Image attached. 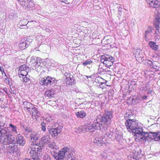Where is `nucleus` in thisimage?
<instances>
[{
	"instance_id": "obj_1",
	"label": "nucleus",
	"mask_w": 160,
	"mask_h": 160,
	"mask_svg": "<svg viewBox=\"0 0 160 160\" xmlns=\"http://www.w3.org/2000/svg\"><path fill=\"white\" fill-rule=\"evenodd\" d=\"M113 117L112 111L105 110L102 115H99L96 119L93 122V123L90 125L87 128L88 130L94 132L92 129L107 130V128L110 125L111 119Z\"/></svg>"
},
{
	"instance_id": "obj_2",
	"label": "nucleus",
	"mask_w": 160,
	"mask_h": 160,
	"mask_svg": "<svg viewBox=\"0 0 160 160\" xmlns=\"http://www.w3.org/2000/svg\"><path fill=\"white\" fill-rule=\"evenodd\" d=\"M131 122H130V126H128V128L133 130V133H134L135 135L138 137V140H145L146 141L149 138H151L155 141L158 140H160V132H151L148 133L147 132L143 131L142 127H139L137 122L133 121Z\"/></svg>"
},
{
	"instance_id": "obj_3",
	"label": "nucleus",
	"mask_w": 160,
	"mask_h": 160,
	"mask_svg": "<svg viewBox=\"0 0 160 160\" xmlns=\"http://www.w3.org/2000/svg\"><path fill=\"white\" fill-rule=\"evenodd\" d=\"M147 3L153 8H155L158 13H160V2L157 0H145ZM156 22H155L156 28L155 33H157V32L160 33L158 29L160 28V14H158L156 18Z\"/></svg>"
},
{
	"instance_id": "obj_4",
	"label": "nucleus",
	"mask_w": 160,
	"mask_h": 160,
	"mask_svg": "<svg viewBox=\"0 0 160 160\" xmlns=\"http://www.w3.org/2000/svg\"><path fill=\"white\" fill-rule=\"evenodd\" d=\"M3 137L4 139H2V141L0 142L3 144L10 145L15 142V138L12 134L11 132L7 128H5L2 131V134L0 135V140Z\"/></svg>"
},
{
	"instance_id": "obj_5",
	"label": "nucleus",
	"mask_w": 160,
	"mask_h": 160,
	"mask_svg": "<svg viewBox=\"0 0 160 160\" xmlns=\"http://www.w3.org/2000/svg\"><path fill=\"white\" fill-rule=\"evenodd\" d=\"M65 156H66V158H71V160L72 159L73 155L72 148L68 147L63 148L58 152V155L56 156L55 158L57 160H63Z\"/></svg>"
},
{
	"instance_id": "obj_6",
	"label": "nucleus",
	"mask_w": 160,
	"mask_h": 160,
	"mask_svg": "<svg viewBox=\"0 0 160 160\" xmlns=\"http://www.w3.org/2000/svg\"><path fill=\"white\" fill-rule=\"evenodd\" d=\"M30 61L32 63V65L33 69L36 71L41 69L45 65L43 63V60L40 58L37 57L35 58L32 57Z\"/></svg>"
},
{
	"instance_id": "obj_7",
	"label": "nucleus",
	"mask_w": 160,
	"mask_h": 160,
	"mask_svg": "<svg viewBox=\"0 0 160 160\" xmlns=\"http://www.w3.org/2000/svg\"><path fill=\"white\" fill-rule=\"evenodd\" d=\"M48 132L50 134L52 137H55L57 136L59 134H60L62 130V127L59 126L57 124H56V126H53L52 125L49 126L48 128Z\"/></svg>"
},
{
	"instance_id": "obj_8",
	"label": "nucleus",
	"mask_w": 160,
	"mask_h": 160,
	"mask_svg": "<svg viewBox=\"0 0 160 160\" xmlns=\"http://www.w3.org/2000/svg\"><path fill=\"white\" fill-rule=\"evenodd\" d=\"M115 61V59L111 56L107 54L102 56L101 57V62L105 65L107 67H109L113 65Z\"/></svg>"
},
{
	"instance_id": "obj_9",
	"label": "nucleus",
	"mask_w": 160,
	"mask_h": 160,
	"mask_svg": "<svg viewBox=\"0 0 160 160\" xmlns=\"http://www.w3.org/2000/svg\"><path fill=\"white\" fill-rule=\"evenodd\" d=\"M20 2L22 5L25 8L29 9L30 10L32 9L34 7V4L33 1L31 0H16Z\"/></svg>"
},
{
	"instance_id": "obj_10",
	"label": "nucleus",
	"mask_w": 160,
	"mask_h": 160,
	"mask_svg": "<svg viewBox=\"0 0 160 160\" xmlns=\"http://www.w3.org/2000/svg\"><path fill=\"white\" fill-rule=\"evenodd\" d=\"M132 116V113L131 114H128V119L126 120V121L125 122V125L127 127V128L128 130L130 131H132V132L133 133V130L131 129V128L129 129L128 128V126H130V122H136L137 123V124L138 125V126L139 127H140L141 126L139 125V124L138 122V121L137 120H135L134 119H132L131 117Z\"/></svg>"
},
{
	"instance_id": "obj_11",
	"label": "nucleus",
	"mask_w": 160,
	"mask_h": 160,
	"mask_svg": "<svg viewBox=\"0 0 160 160\" xmlns=\"http://www.w3.org/2000/svg\"><path fill=\"white\" fill-rule=\"evenodd\" d=\"M15 143L19 146H23L26 143V141L22 135L18 134L16 137Z\"/></svg>"
},
{
	"instance_id": "obj_12",
	"label": "nucleus",
	"mask_w": 160,
	"mask_h": 160,
	"mask_svg": "<svg viewBox=\"0 0 160 160\" xmlns=\"http://www.w3.org/2000/svg\"><path fill=\"white\" fill-rule=\"evenodd\" d=\"M8 145V146L7 147L8 150L10 152H16L17 154H20V150H18V146L16 144L15 142Z\"/></svg>"
},
{
	"instance_id": "obj_13",
	"label": "nucleus",
	"mask_w": 160,
	"mask_h": 160,
	"mask_svg": "<svg viewBox=\"0 0 160 160\" xmlns=\"http://www.w3.org/2000/svg\"><path fill=\"white\" fill-rule=\"evenodd\" d=\"M146 62L147 63L148 66L151 68L157 70H158L159 68L160 64L158 62L147 60H146Z\"/></svg>"
},
{
	"instance_id": "obj_14",
	"label": "nucleus",
	"mask_w": 160,
	"mask_h": 160,
	"mask_svg": "<svg viewBox=\"0 0 160 160\" xmlns=\"http://www.w3.org/2000/svg\"><path fill=\"white\" fill-rule=\"evenodd\" d=\"M30 71V68L27 65L23 64L20 66L19 69L18 75H28Z\"/></svg>"
},
{
	"instance_id": "obj_15",
	"label": "nucleus",
	"mask_w": 160,
	"mask_h": 160,
	"mask_svg": "<svg viewBox=\"0 0 160 160\" xmlns=\"http://www.w3.org/2000/svg\"><path fill=\"white\" fill-rule=\"evenodd\" d=\"M42 145L37 146L36 147L34 146L32 148V150L30 151L31 153H32L34 156H37L38 154H40L42 151V149L41 148Z\"/></svg>"
},
{
	"instance_id": "obj_16",
	"label": "nucleus",
	"mask_w": 160,
	"mask_h": 160,
	"mask_svg": "<svg viewBox=\"0 0 160 160\" xmlns=\"http://www.w3.org/2000/svg\"><path fill=\"white\" fill-rule=\"evenodd\" d=\"M30 113H32V117L33 119H37L40 116V114L38 110V109L33 106L30 110Z\"/></svg>"
},
{
	"instance_id": "obj_17",
	"label": "nucleus",
	"mask_w": 160,
	"mask_h": 160,
	"mask_svg": "<svg viewBox=\"0 0 160 160\" xmlns=\"http://www.w3.org/2000/svg\"><path fill=\"white\" fill-rule=\"evenodd\" d=\"M47 86L50 87L54 86L56 84V81L54 78H52L50 76L46 77Z\"/></svg>"
},
{
	"instance_id": "obj_18",
	"label": "nucleus",
	"mask_w": 160,
	"mask_h": 160,
	"mask_svg": "<svg viewBox=\"0 0 160 160\" xmlns=\"http://www.w3.org/2000/svg\"><path fill=\"white\" fill-rule=\"evenodd\" d=\"M50 138L49 135H46L43 137L40 141H39V144L41 145L42 146L43 145H46L48 144V143L50 142Z\"/></svg>"
},
{
	"instance_id": "obj_19",
	"label": "nucleus",
	"mask_w": 160,
	"mask_h": 160,
	"mask_svg": "<svg viewBox=\"0 0 160 160\" xmlns=\"http://www.w3.org/2000/svg\"><path fill=\"white\" fill-rule=\"evenodd\" d=\"M94 142L96 143L97 145L101 146L102 144H105L106 143V141L105 138L102 136L101 138H95L94 140Z\"/></svg>"
},
{
	"instance_id": "obj_20",
	"label": "nucleus",
	"mask_w": 160,
	"mask_h": 160,
	"mask_svg": "<svg viewBox=\"0 0 160 160\" xmlns=\"http://www.w3.org/2000/svg\"><path fill=\"white\" fill-rule=\"evenodd\" d=\"M135 56L138 62L141 63L144 60V57L142 52L137 51L135 54Z\"/></svg>"
},
{
	"instance_id": "obj_21",
	"label": "nucleus",
	"mask_w": 160,
	"mask_h": 160,
	"mask_svg": "<svg viewBox=\"0 0 160 160\" xmlns=\"http://www.w3.org/2000/svg\"><path fill=\"white\" fill-rule=\"evenodd\" d=\"M30 135L31 140H38L39 137L38 133L35 131H31Z\"/></svg>"
},
{
	"instance_id": "obj_22",
	"label": "nucleus",
	"mask_w": 160,
	"mask_h": 160,
	"mask_svg": "<svg viewBox=\"0 0 160 160\" xmlns=\"http://www.w3.org/2000/svg\"><path fill=\"white\" fill-rule=\"evenodd\" d=\"M148 45L149 47L155 51H157L159 48V46L156 44V43L153 41H150Z\"/></svg>"
},
{
	"instance_id": "obj_23",
	"label": "nucleus",
	"mask_w": 160,
	"mask_h": 160,
	"mask_svg": "<svg viewBox=\"0 0 160 160\" xmlns=\"http://www.w3.org/2000/svg\"><path fill=\"white\" fill-rule=\"evenodd\" d=\"M20 79L22 82H27L30 80V79L27 77L28 75H18Z\"/></svg>"
},
{
	"instance_id": "obj_24",
	"label": "nucleus",
	"mask_w": 160,
	"mask_h": 160,
	"mask_svg": "<svg viewBox=\"0 0 160 160\" xmlns=\"http://www.w3.org/2000/svg\"><path fill=\"white\" fill-rule=\"evenodd\" d=\"M23 105L25 108H26L27 111H28L30 112L31 108L33 107L32 105L27 101H24L23 102Z\"/></svg>"
},
{
	"instance_id": "obj_25",
	"label": "nucleus",
	"mask_w": 160,
	"mask_h": 160,
	"mask_svg": "<svg viewBox=\"0 0 160 160\" xmlns=\"http://www.w3.org/2000/svg\"><path fill=\"white\" fill-rule=\"evenodd\" d=\"M19 47L22 50L28 47L25 43V39H22L20 40Z\"/></svg>"
},
{
	"instance_id": "obj_26",
	"label": "nucleus",
	"mask_w": 160,
	"mask_h": 160,
	"mask_svg": "<svg viewBox=\"0 0 160 160\" xmlns=\"http://www.w3.org/2000/svg\"><path fill=\"white\" fill-rule=\"evenodd\" d=\"M113 132H106L104 136H103L104 138H105V141L107 142V140L109 139L112 138V136Z\"/></svg>"
},
{
	"instance_id": "obj_27",
	"label": "nucleus",
	"mask_w": 160,
	"mask_h": 160,
	"mask_svg": "<svg viewBox=\"0 0 160 160\" xmlns=\"http://www.w3.org/2000/svg\"><path fill=\"white\" fill-rule=\"evenodd\" d=\"M55 91L54 90L51 89L46 91L45 93L47 96L49 98H52L53 97V95L55 94Z\"/></svg>"
},
{
	"instance_id": "obj_28",
	"label": "nucleus",
	"mask_w": 160,
	"mask_h": 160,
	"mask_svg": "<svg viewBox=\"0 0 160 160\" xmlns=\"http://www.w3.org/2000/svg\"><path fill=\"white\" fill-rule=\"evenodd\" d=\"M76 114L78 118H83L86 116V113L85 112L83 111H81L76 113Z\"/></svg>"
},
{
	"instance_id": "obj_29",
	"label": "nucleus",
	"mask_w": 160,
	"mask_h": 160,
	"mask_svg": "<svg viewBox=\"0 0 160 160\" xmlns=\"http://www.w3.org/2000/svg\"><path fill=\"white\" fill-rule=\"evenodd\" d=\"M5 125V123L4 122H3L1 121H0V135L2 134V131L5 128L9 129L8 127H4Z\"/></svg>"
},
{
	"instance_id": "obj_30",
	"label": "nucleus",
	"mask_w": 160,
	"mask_h": 160,
	"mask_svg": "<svg viewBox=\"0 0 160 160\" xmlns=\"http://www.w3.org/2000/svg\"><path fill=\"white\" fill-rule=\"evenodd\" d=\"M142 150L141 149L140 150V152H137V153H135L134 155L133 156V158L135 159H137L142 157L143 154L141 153Z\"/></svg>"
},
{
	"instance_id": "obj_31",
	"label": "nucleus",
	"mask_w": 160,
	"mask_h": 160,
	"mask_svg": "<svg viewBox=\"0 0 160 160\" xmlns=\"http://www.w3.org/2000/svg\"><path fill=\"white\" fill-rule=\"evenodd\" d=\"M9 128H11L12 132H14L16 134L18 133L17 127L16 126L14 125L12 123H10L9 125Z\"/></svg>"
},
{
	"instance_id": "obj_32",
	"label": "nucleus",
	"mask_w": 160,
	"mask_h": 160,
	"mask_svg": "<svg viewBox=\"0 0 160 160\" xmlns=\"http://www.w3.org/2000/svg\"><path fill=\"white\" fill-rule=\"evenodd\" d=\"M32 141L31 143V145L32 146L31 148L32 147L35 146L36 147L37 146L40 145V143L39 144V141L38 142V140H32Z\"/></svg>"
},
{
	"instance_id": "obj_33",
	"label": "nucleus",
	"mask_w": 160,
	"mask_h": 160,
	"mask_svg": "<svg viewBox=\"0 0 160 160\" xmlns=\"http://www.w3.org/2000/svg\"><path fill=\"white\" fill-rule=\"evenodd\" d=\"M102 80V78L100 77H97L95 78V81L96 82L100 83L101 85L105 84L104 82H102L101 81Z\"/></svg>"
},
{
	"instance_id": "obj_34",
	"label": "nucleus",
	"mask_w": 160,
	"mask_h": 160,
	"mask_svg": "<svg viewBox=\"0 0 160 160\" xmlns=\"http://www.w3.org/2000/svg\"><path fill=\"white\" fill-rule=\"evenodd\" d=\"M78 129L79 132H84L87 131V128L85 126H82L79 127Z\"/></svg>"
},
{
	"instance_id": "obj_35",
	"label": "nucleus",
	"mask_w": 160,
	"mask_h": 160,
	"mask_svg": "<svg viewBox=\"0 0 160 160\" xmlns=\"http://www.w3.org/2000/svg\"><path fill=\"white\" fill-rule=\"evenodd\" d=\"M39 83L41 85L47 86L46 77L42 78L39 81Z\"/></svg>"
},
{
	"instance_id": "obj_36",
	"label": "nucleus",
	"mask_w": 160,
	"mask_h": 160,
	"mask_svg": "<svg viewBox=\"0 0 160 160\" xmlns=\"http://www.w3.org/2000/svg\"><path fill=\"white\" fill-rule=\"evenodd\" d=\"M32 39L30 37H28L26 39H25V42L27 46L28 47V45L32 42Z\"/></svg>"
},
{
	"instance_id": "obj_37",
	"label": "nucleus",
	"mask_w": 160,
	"mask_h": 160,
	"mask_svg": "<svg viewBox=\"0 0 160 160\" xmlns=\"http://www.w3.org/2000/svg\"><path fill=\"white\" fill-rule=\"evenodd\" d=\"M115 138L114 139L117 141H119L120 139L122 138V135L118 133H116L115 135Z\"/></svg>"
},
{
	"instance_id": "obj_38",
	"label": "nucleus",
	"mask_w": 160,
	"mask_h": 160,
	"mask_svg": "<svg viewBox=\"0 0 160 160\" xmlns=\"http://www.w3.org/2000/svg\"><path fill=\"white\" fill-rule=\"evenodd\" d=\"M93 62L92 60H87L83 63V65L84 66H87L88 65H91L92 64Z\"/></svg>"
},
{
	"instance_id": "obj_39",
	"label": "nucleus",
	"mask_w": 160,
	"mask_h": 160,
	"mask_svg": "<svg viewBox=\"0 0 160 160\" xmlns=\"http://www.w3.org/2000/svg\"><path fill=\"white\" fill-rule=\"evenodd\" d=\"M41 128L42 131H45L46 130V124L44 122H42L41 124Z\"/></svg>"
},
{
	"instance_id": "obj_40",
	"label": "nucleus",
	"mask_w": 160,
	"mask_h": 160,
	"mask_svg": "<svg viewBox=\"0 0 160 160\" xmlns=\"http://www.w3.org/2000/svg\"><path fill=\"white\" fill-rule=\"evenodd\" d=\"M152 31V28H149L148 30H146L145 31V37L147 36L149 33L151 32Z\"/></svg>"
},
{
	"instance_id": "obj_41",
	"label": "nucleus",
	"mask_w": 160,
	"mask_h": 160,
	"mask_svg": "<svg viewBox=\"0 0 160 160\" xmlns=\"http://www.w3.org/2000/svg\"><path fill=\"white\" fill-rule=\"evenodd\" d=\"M0 71L2 72V75H3V73L5 74V76L7 78V76L3 68L2 67H0Z\"/></svg>"
},
{
	"instance_id": "obj_42",
	"label": "nucleus",
	"mask_w": 160,
	"mask_h": 160,
	"mask_svg": "<svg viewBox=\"0 0 160 160\" xmlns=\"http://www.w3.org/2000/svg\"><path fill=\"white\" fill-rule=\"evenodd\" d=\"M69 78L70 80L71 81H69V82H70L72 83V82H73L74 81V78L72 76V77H69Z\"/></svg>"
},
{
	"instance_id": "obj_43",
	"label": "nucleus",
	"mask_w": 160,
	"mask_h": 160,
	"mask_svg": "<svg viewBox=\"0 0 160 160\" xmlns=\"http://www.w3.org/2000/svg\"><path fill=\"white\" fill-rule=\"evenodd\" d=\"M43 29L45 30L46 32H51V30H50V29L48 28H44Z\"/></svg>"
},
{
	"instance_id": "obj_44",
	"label": "nucleus",
	"mask_w": 160,
	"mask_h": 160,
	"mask_svg": "<svg viewBox=\"0 0 160 160\" xmlns=\"http://www.w3.org/2000/svg\"><path fill=\"white\" fill-rule=\"evenodd\" d=\"M32 159L33 160H40V158L38 157L37 156H35L34 157L33 156H32Z\"/></svg>"
},
{
	"instance_id": "obj_45",
	"label": "nucleus",
	"mask_w": 160,
	"mask_h": 160,
	"mask_svg": "<svg viewBox=\"0 0 160 160\" xmlns=\"http://www.w3.org/2000/svg\"><path fill=\"white\" fill-rule=\"evenodd\" d=\"M122 8L119 7V8H118V11L119 12H118V14L119 15H120V16H121V13H122L121 12L122 11Z\"/></svg>"
},
{
	"instance_id": "obj_46",
	"label": "nucleus",
	"mask_w": 160,
	"mask_h": 160,
	"mask_svg": "<svg viewBox=\"0 0 160 160\" xmlns=\"http://www.w3.org/2000/svg\"><path fill=\"white\" fill-rule=\"evenodd\" d=\"M152 89L151 88H149L148 90V92L149 94H151L152 93Z\"/></svg>"
},
{
	"instance_id": "obj_47",
	"label": "nucleus",
	"mask_w": 160,
	"mask_h": 160,
	"mask_svg": "<svg viewBox=\"0 0 160 160\" xmlns=\"http://www.w3.org/2000/svg\"><path fill=\"white\" fill-rule=\"evenodd\" d=\"M25 131L28 133L29 132L31 133L32 131H30L28 128H25Z\"/></svg>"
},
{
	"instance_id": "obj_48",
	"label": "nucleus",
	"mask_w": 160,
	"mask_h": 160,
	"mask_svg": "<svg viewBox=\"0 0 160 160\" xmlns=\"http://www.w3.org/2000/svg\"><path fill=\"white\" fill-rule=\"evenodd\" d=\"M147 98V96L146 95H144L142 97V98L143 99H145Z\"/></svg>"
},
{
	"instance_id": "obj_49",
	"label": "nucleus",
	"mask_w": 160,
	"mask_h": 160,
	"mask_svg": "<svg viewBox=\"0 0 160 160\" xmlns=\"http://www.w3.org/2000/svg\"><path fill=\"white\" fill-rule=\"evenodd\" d=\"M85 77L87 78H91V76H90L89 77H88L87 76H85Z\"/></svg>"
},
{
	"instance_id": "obj_50",
	"label": "nucleus",
	"mask_w": 160,
	"mask_h": 160,
	"mask_svg": "<svg viewBox=\"0 0 160 160\" xmlns=\"http://www.w3.org/2000/svg\"><path fill=\"white\" fill-rule=\"evenodd\" d=\"M59 0L61 2H64L65 3V2L66 0Z\"/></svg>"
},
{
	"instance_id": "obj_51",
	"label": "nucleus",
	"mask_w": 160,
	"mask_h": 160,
	"mask_svg": "<svg viewBox=\"0 0 160 160\" xmlns=\"http://www.w3.org/2000/svg\"><path fill=\"white\" fill-rule=\"evenodd\" d=\"M142 90H146V88H145H145H142Z\"/></svg>"
},
{
	"instance_id": "obj_52",
	"label": "nucleus",
	"mask_w": 160,
	"mask_h": 160,
	"mask_svg": "<svg viewBox=\"0 0 160 160\" xmlns=\"http://www.w3.org/2000/svg\"><path fill=\"white\" fill-rule=\"evenodd\" d=\"M68 2H67V3H69L70 2V0H68Z\"/></svg>"
},
{
	"instance_id": "obj_53",
	"label": "nucleus",
	"mask_w": 160,
	"mask_h": 160,
	"mask_svg": "<svg viewBox=\"0 0 160 160\" xmlns=\"http://www.w3.org/2000/svg\"><path fill=\"white\" fill-rule=\"evenodd\" d=\"M67 2H68V0H66L65 2V3H67Z\"/></svg>"
},
{
	"instance_id": "obj_54",
	"label": "nucleus",
	"mask_w": 160,
	"mask_h": 160,
	"mask_svg": "<svg viewBox=\"0 0 160 160\" xmlns=\"http://www.w3.org/2000/svg\"><path fill=\"white\" fill-rule=\"evenodd\" d=\"M25 160H31L30 159H29L28 158H26Z\"/></svg>"
},
{
	"instance_id": "obj_55",
	"label": "nucleus",
	"mask_w": 160,
	"mask_h": 160,
	"mask_svg": "<svg viewBox=\"0 0 160 160\" xmlns=\"http://www.w3.org/2000/svg\"><path fill=\"white\" fill-rule=\"evenodd\" d=\"M10 16H10L9 18H11Z\"/></svg>"
}]
</instances>
